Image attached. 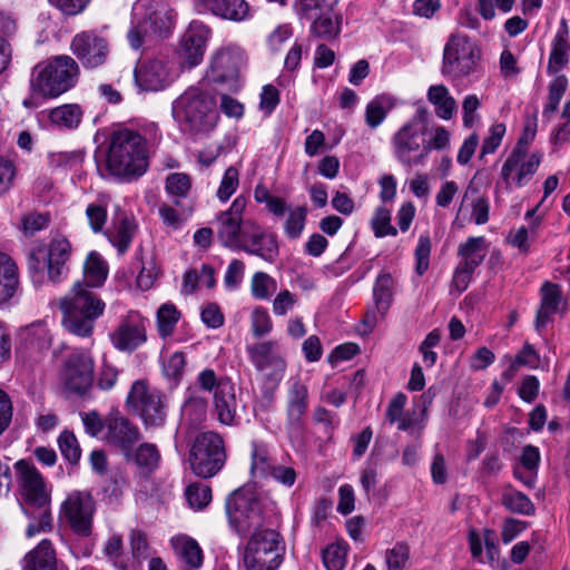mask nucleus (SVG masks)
<instances>
[{
	"instance_id": "1",
	"label": "nucleus",
	"mask_w": 570,
	"mask_h": 570,
	"mask_svg": "<svg viewBox=\"0 0 570 570\" xmlns=\"http://www.w3.org/2000/svg\"><path fill=\"white\" fill-rule=\"evenodd\" d=\"M226 513L238 535L245 537L253 530L244 553L247 570H277L284 560L283 538L275 530L262 528L263 509L254 483L245 484L229 494Z\"/></svg>"
},
{
	"instance_id": "2",
	"label": "nucleus",
	"mask_w": 570,
	"mask_h": 570,
	"mask_svg": "<svg viewBox=\"0 0 570 570\" xmlns=\"http://www.w3.org/2000/svg\"><path fill=\"white\" fill-rule=\"evenodd\" d=\"M148 168L146 139L136 130L119 128L108 140L105 170L111 177L130 180L142 176Z\"/></svg>"
},
{
	"instance_id": "3",
	"label": "nucleus",
	"mask_w": 570,
	"mask_h": 570,
	"mask_svg": "<svg viewBox=\"0 0 570 570\" xmlns=\"http://www.w3.org/2000/svg\"><path fill=\"white\" fill-rule=\"evenodd\" d=\"M171 110L181 131L191 136L210 132L219 118L215 97L198 87H189L178 96Z\"/></svg>"
},
{
	"instance_id": "4",
	"label": "nucleus",
	"mask_w": 570,
	"mask_h": 570,
	"mask_svg": "<svg viewBox=\"0 0 570 570\" xmlns=\"http://www.w3.org/2000/svg\"><path fill=\"white\" fill-rule=\"evenodd\" d=\"M78 76V63L70 56H57L47 62L38 63L31 73L30 97L23 100V106H37L35 99L38 97H59L76 85Z\"/></svg>"
},
{
	"instance_id": "5",
	"label": "nucleus",
	"mask_w": 570,
	"mask_h": 570,
	"mask_svg": "<svg viewBox=\"0 0 570 570\" xmlns=\"http://www.w3.org/2000/svg\"><path fill=\"white\" fill-rule=\"evenodd\" d=\"M59 307L63 314L65 328L76 336L89 337L106 304L95 292L77 282L71 292L60 299Z\"/></svg>"
},
{
	"instance_id": "6",
	"label": "nucleus",
	"mask_w": 570,
	"mask_h": 570,
	"mask_svg": "<svg viewBox=\"0 0 570 570\" xmlns=\"http://www.w3.org/2000/svg\"><path fill=\"white\" fill-rule=\"evenodd\" d=\"M22 475L23 497L27 507H22L27 517L33 521L29 523L26 535L35 537L40 532L52 530V518L49 508L50 498L46 490L43 479L35 465H14Z\"/></svg>"
},
{
	"instance_id": "7",
	"label": "nucleus",
	"mask_w": 570,
	"mask_h": 570,
	"mask_svg": "<svg viewBox=\"0 0 570 570\" xmlns=\"http://www.w3.org/2000/svg\"><path fill=\"white\" fill-rule=\"evenodd\" d=\"M481 52L466 36L451 35L443 50L441 72L455 81L476 72Z\"/></svg>"
},
{
	"instance_id": "8",
	"label": "nucleus",
	"mask_w": 570,
	"mask_h": 570,
	"mask_svg": "<svg viewBox=\"0 0 570 570\" xmlns=\"http://www.w3.org/2000/svg\"><path fill=\"white\" fill-rule=\"evenodd\" d=\"M127 404L144 422L146 428H157L165 423L167 402L157 389L144 381H136L127 396Z\"/></svg>"
},
{
	"instance_id": "9",
	"label": "nucleus",
	"mask_w": 570,
	"mask_h": 570,
	"mask_svg": "<svg viewBox=\"0 0 570 570\" xmlns=\"http://www.w3.org/2000/svg\"><path fill=\"white\" fill-rule=\"evenodd\" d=\"M542 158L541 151L530 154L512 149L500 170V180L505 190L511 191L514 187L522 188L528 185L538 171Z\"/></svg>"
},
{
	"instance_id": "10",
	"label": "nucleus",
	"mask_w": 570,
	"mask_h": 570,
	"mask_svg": "<svg viewBox=\"0 0 570 570\" xmlns=\"http://www.w3.org/2000/svg\"><path fill=\"white\" fill-rule=\"evenodd\" d=\"M276 341H263L247 346L249 361L265 377V383L275 389L284 377L286 362L278 352Z\"/></svg>"
},
{
	"instance_id": "11",
	"label": "nucleus",
	"mask_w": 570,
	"mask_h": 570,
	"mask_svg": "<svg viewBox=\"0 0 570 570\" xmlns=\"http://www.w3.org/2000/svg\"><path fill=\"white\" fill-rule=\"evenodd\" d=\"M71 50L86 69L102 66L109 56V42L94 30L77 33L71 41Z\"/></svg>"
},
{
	"instance_id": "12",
	"label": "nucleus",
	"mask_w": 570,
	"mask_h": 570,
	"mask_svg": "<svg viewBox=\"0 0 570 570\" xmlns=\"http://www.w3.org/2000/svg\"><path fill=\"white\" fill-rule=\"evenodd\" d=\"M424 142V131L414 121L402 126L392 138L395 157L410 167L422 163L426 157L422 155Z\"/></svg>"
},
{
	"instance_id": "13",
	"label": "nucleus",
	"mask_w": 570,
	"mask_h": 570,
	"mask_svg": "<svg viewBox=\"0 0 570 570\" xmlns=\"http://www.w3.org/2000/svg\"><path fill=\"white\" fill-rule=\"evenodd\" d=\"M247 200L243 196L234 199L230 207L222 212L217 218V237L223 246L237 250L244 238L245 223L243 213L246 208Z\"/></svg>"
},
{
	"instance_id": "14",
	"label": "nucleus",
	"mask_w": 570,
	"mask_h": 570,
	"mask_svg": "<svg viewBox=\"0 0 570 570\" xmlns=\"http://www.w3.org/2000/svg\"><path fill=\"white\" fill-rule=\"evenodd\" d=\"M62 512L76 534H91L95 501L90 493L76 491L69 494L62 504Z\"/></svg>"
},
{
	"instance_id": "15",
	"label": "nucleus",
	"mask_w": 570,
	"mask_h": 570,
	"mask_svg": "<svg viewBox=\"0 0 570 570\" xmlns=\"http://www.w3.org/2000/svg\"><path fill=\"white\" fill-rule=\"evenodd\" d=\"M106 429L107 432L102 438L105 442L118 449L130 462L131 449L141 438L138 426L128 417L116 412L106 417Z\"/></svg>"
},
{
	"instance_id": "16",
	"label": "nucleus",
	"mask_w": 570,
	"mask_h": 570,
	"mask_svg": "<svg viewBox=\"0 0 570 570\" xmlns=\"http://www.w3.org/2000/svg\"><path fill=\"white\" fill-rule=\"evenodd\" d=\"M63 383L67 390L79 395L86 394L92 385L94 360L87 351H76L65 363Z\"/></svg>"
},
{
	"instance_id": "17",
	"label": "nucleus",
	"mask_w": 570,
	"mask_h": 570,
	"mask_svg": "<svg viewBox=\"0 0 570 570\" xmlns=\"http://www.w3.org/2000/svg\"><path fill=\"white\" fill-rule=\"evenodd\" d=\"M109 337L118 351L134 352L147 341L146 320L137 312H129L120 320Z\"/></svg>"
},
{
	"instance_id": "18",
	"label": "nucleus",
	"mask_w": 570,
	"mask_h": 570,
	"mask_svg": "<svg viewBox=\"0 0 570 570\" xmlns=\"http://www.w3.org/2000/svg\"><path fill=\"white\" fill-rule=\"evenodd\" d=\"M244 238L237 250L261 257L267 263H274L279 255L277 238L274 234L265 232L256 223H245Z\"/></svg>"
},
{
	"instance_id": "19",
	"label": "nucleus",
	"mask_w": 570,
	"mask_h": 570,
	"mask_svg": "<svg viewBox=\"0 0 570 570\" xmlns=\"http://www.w3.org/2000/svg\"><path fill=\"white\" fill-rule=\"evenodd\" d=\"M136 86L142 91H159L171 82V68L164 58L140 61L134 71Z\"/></svg>"
},
{
	"instance_id": "20",
	"label": "nucleus",
	"mask_w": 570,
	"mask_h": 570,
	"mask_svg": "<svg viewBox=\"0 0 570 570\" xmlns=\"http://www.w3.org/2000/svg\"><path fill=\"white\" fill-rule=\"evenodd\" d=\"M210 29L200 21L189 23L181 38V56L188 68L198 66L204 58Z\"/></svg>"
},
{
	"instance_id": "21",
	"label": "nucleus",
	"mask_w": 570,
	"mask_h": 570,
	"mask_svg": "<svg viewBox=\"0 0 570 570\" xmlns=\"http://www.w3.org/2000/svg\"><path fill=\"white\" fill-rule=\"evenodd\" d=\"M196 463H225L227 453L222 436L215 432L199 434L189 451Z\"/></svg>"
},
{
	"instance_id": "22",
	"label": "nucleus",
	"mask_w": 570,
	"mask_h": 570,
	"mask_svg": "<svg viewBox=\"0 0 570 570\" xmlns=\"http://www.w3.org/2000/svg\"><path fill=\"white\" fill-rule=\"evenodd\" d=\"M240 404L236 396V387L230 380H223L213 394V413L224 425H234Z\"/></svg>"
},
{
	"instance_id": "23",
	"label": "nucleus",
	"mask_w": 570,
	"mask_h": 570,
	"mask_svg": "<svg viewBox=\"0 0 570 570\" xmlns=\"http://www.w3.org/2000/svg\"><path fill=\"white\" fill-rule=\"evenodd\" d=\"M308 407V390L299 380H293L286 395V414L289 431H298Z\"/></svg>"
},
{
	"instance_id": "24",
	"label": "nucleus",
	"mask_w": 570,
	"mask_h": 570,
	"mask_svg": "<svg viewBox=\"0 0 570 570\" xmlns=\"http://www.w3.org/2000/svg\"><path fill=\"white\" fill-rule=\"evenodd\" d=\"M70 255V242L62 235H56L52 237L47 256L48 276L51 282L58 283L67 275V262L69 261Z\"/></svg>"
},
{
	"instance_id": "25",
	"label": "nucleus",
	"mask_w": 570,
	"mask_h": 570,
	"mask_svg": "<svg viewBox=\"0 0 570 570\" xmlns=\"http://www.w3.org/2000/svg\"><path fill=\"white\" fill-rule=\"evenodd\" d=\"M540 306L537 311L534 326L541 332L548 323L552 321L553 315L559 312L562 302L561 287L558 284L546 282L540 289Z\"/></svg>"
},
{
	"instance_id": "26",
	"label": "nucleus",
	"mask_w": 570,
	"mask_h": 570,
	"mask_svg": "<svg viewBox=\"0 0 570 570\" xmlns=\"http://www.w3.org/2000/svg\"><path fill=\"white\" fill-rule=\"evenodd\" d=\"M100 478L99 485L109 503L117 502L128 485L127 478L118 465H92Z\"/></svg>"
},
{
	"instance_id": "27",
	"label": "nucleus",
	"mask_w": 570,
	"mask_h": 570,
	"mask_svg": "<svg viewBox=\"0 0 570 570\" xmlns=\"http://www.w3.org/2000/svg\"><path fill=\"white\" fill-rule=\"evenodd\" d=\"M393 296V278L387 273H382L377 276L374 287L373 297L375 303V311L366 313L364 324L370 328H373L377 323V314L381 318L384 317L385 313L391 306Z\"/></svg>"
},
{
	"instance_id": "28",
	"label": "nucleus",
	"mask_w": 570,
	"mask_h": 570,
	"mask_svg": "<svg viewBox=\"0 0 570 570\" xmlns=\"http://www.w3.org/2000/svg\"><path fill=\"white\" fill-rule=\"evenodd\" d=\"M240 57L230 49L218 50L210 63L212 78L215 82L224 83L235 80L238 75Z\"/></svg>"
},
{
	"instance_id": "29",
	"label": "nucleus",
	"mask_w": 570,
	"mask_h": 570,
	"mask_svg": "<svg viewBox=\"0 0 570 570\" xmlns=\"http://www.w3.org/2000/svg\"><path fill=\"white\" fill-rule=\"evenodd\" d=\"M138 18L154 37H166L173 28V13L164 3L148 7Z\"/></svg>"
},
{
	"instance_id": "30",
	"label": "nucleus",
	"mask_w": 570,
	"mask_h": 570,
	"mask_svg": "<svg viewBox=\"0 0 570 570\" xmlns=\"http://www.w3.org/2000/svg\"><path fill=\"white\" fill-rule=\"evenodd\" d=\"M22 570H57V558L52 543L43 539L23 558Z\"/></svg>"
},
{
	"instance_id": "31",
	"label": "nucleus",
	"mask_w": 570,
	"mask_h": 570,
	"mask_svg": "<svg viewBox=\"0 0 570 570\" xmlns=\"http://www.w3.org/2000/svg\"><path fill=\"white\" fill-rule=\"evenodd\" d=\"M137 225L135 219L129 218L125 214L114 218L112 229L107 232L110 243L117 247L119 254H124L136 234Z\"/></svg>"
},
{
	"instance_id": "32",
	"label": "nucleus",
	"mask_w": 570,
	"mask_h": 570,
	"mask_svg": "<svg viewBox=\"0 0 570 570\" xmlns=\"http://www.w3.org/2000/svg\"><path fill=\"white\" fill-rule=\"evenodd\" d=\"M568 26L566 20L561 21V27L558 30L553 43L552 50L549 57L548 62V72L557 73L559 72L569 61V43H568Z\"/></svg>"
},
{
	"instance_id": "33",
	"label": "nucleus",
	"mask_w": 570,
	"mask_h": 570,
	"mask_svg": "<svg viewBox=\"0 0 570 570\" xmlns=\"http://www.w3.org/2000/svg\"><path fill=\"white\" fill-rule=\"evenodd\" d=\"M458 256L461 258L460 265L475 271L487 256L485 238L483 236L469 237L459 245Z\"/></svg>"
},
{
	"instance_id": "34",
	"label": "nucleus",
	"mask_w": 570,
	"mask_h": 570,
	"mask_svg": "<svg viewBox=\"0 0 570 570\" xmlns=\"http://www.w3.org/2000/svg\"><path fill=\"white\" fill-rule=\"evenodd\" d=\"M18 285L16 263L7 254L0 253V304L8 302L16 294Z\"/></svg>"
},
{
	"instance_id": "35",
	"label": "nucleus",
	"mask_w": 570,
	"mask_h": 570,
	"mask_svg": "<svg viewBox=\"0 0 570 570\" xmlns=\"http://www.w3.org/2000/svg\"><path fill=\"white\" fill-rule=\"evenodd\" d=\"M428 100L435 107V114L441 119L449 120L456 112V101L444 85L431 86Z\"/></svg>"
},
{
	"instance_id": "36",
	"label": "nucleus",
	"mask_w": 570,
	"mask_h": 570,
	"mask_svg": "<svg viewBox=\"0 0 570 570\" xmlns=\"http://www.w3.org/2000/svg\"><path fill=\"white\" fill-rule=\"evenodd\" d=\"M107 275V263L98 253H89L83 264L85 282L82 284L86 285L87 288L101 286L106 281Z\"/></svg>"
},
{
	"instance_id": "37",
	"label": "nucleus",
	"mask_w": 570,
	"mask_h": 570,
	"mask_svg": "<svg viewBox=\"0 0 570 570\" xmlns=\"http://www.w3.org/2000/svg\"><path fill=\"white\" fill-rule=\"evenodd\" d=\"M395 106L394 99L389 95H380L372 99L365 109V122L370 128L379 127Z\"/></svg>"
},
{
	"instance_id": "38",
	"label": "nucleus",
	"mask_w": 570,
	"mask_h": 570,
	"mask_svg": "<svg viewBox=\"0 0 570 570\" xmlns=\"http://www.w3.org/2000/svg\"><path fill=\"white\" fill-rule=\"evenodd\" d=\"M313 23L311 26V32L317 38L330 40L335 38L340 33V17L333 11L323 12L313 17Z\"/></svg>"
},
{
	"instance_id": "39",
	"label": "nucleus",
	"mask_w": 570,
	"mask_h": 570,
	"mask_svg": "<svg viewBox=\"0 0 570 570\" xmlns=\"http://www.w3.org/2000/svg\"><path fill=\"white\" fill-rule=\"evenodd\" d=\"M49 118L59 128L75 129L81 122L82 110L78 105H63L53 108Z\"/></svg>"
},
{
	"instance_id": "40",
	"label": "nucleus",
	"mask_w": 570,
	"mask_h": 570,
	"mask_svg": "<svg viewBox=\"0 0 570 570\" xmlns=\"http://www.w3.org/2000/svg\"><path fill=\"white\" fill-rule=\"evenodd\" d=\"M26 350L30 352H42L50 347L51 335L49 330L41 323L32 324L22 332Z\"/></svg>"
},
{
	"instance_id": "41",
	"label": "nucleus",
	"mask_w": 570,
	"mask_h": 570,
	"mask_svg": "<svg viewBox=\"0 0 570 570\" xmlns=\"http://www.w3.org/2000/svg\"><path fill=\"white\" fill-rule=\"evenodd\" d=\"M257 473L286 487L293 485L296 479V472L291 465H250L252 476L257 478Z\"/></svg>"
},
{
	"instance_id": "42",
	"label": "nucleus",
	"mask_w": 570,
	"mask_h": 570,
	"mask_svg": "<svg viewBox=\"0 0 570 570\" xmlns=\"http://www.w3.org/2000/svg\"><path fill=\"white\" fill-rule=\"evenodd\" d=\"M138 7L134 8V20L127 32V40L131 49L146 50L154 42V36L138 18Z\"/></svg>"
},
{
	"instance_id": "43",
	"label": "nucleus",
	"mask_w": 570,
	"mask_h": 570,
	"mask_svg": "<svg viewBox=\"0 0 570 570\" xmlns=\"http://www.w3.org/2000/svg\"><path fill=\"white\" fill-rule=\"evenodd\" d=\"M214 14L232 21H244L250 17V8L245 0H220Z\"/></svg>"
},
{
	"instance_id": "44",
	"label": "nucleus",
	"mask_w": 570,
	"mask_h": 570,
	"mask_svg": "<svg viewBox=\"0 0 570 570\" xmlns=\"http://www.w3.org/2000/svg\"><path fill=\"white\" fill-rule=\"evenodd\" d=\"M158 333L163 338L173 335L180 318V312L173 303L163 304L157 311Z\"/></svg>"
},
{
	"instance_id": "45",
	"label": "nucleus",
	"mask_w": 570,
	"mask_h": 570,
	"mask_svg": "<svg viewBox=\"0 0 570 570\" xmlns=\"http://www.w3.org/2000/svg\"><path fill=\"white\" fill-rule=\"evenodd\" d=\"M502 504L512 513L532 515L534 504L524 493L509 489L502 494Z\"/></svg>"
},
{
	"instance_id": "46",
	"label": "nucleus",
	"mask_w": 570,
	"mask_h": 570,
	"mask_svg": "<svg viewBox=\"0 0 570 570\" xmlns=\"http://www.w3.org/2000/svg\"><path fill=\"white\" fill-rule=\"evenodd\" d=\"M340 0H295L296 13L306 20H312L315 14L333 11Z\"/></svg>"
},
{
	"instance_id": "47",
	"label": "nucleus",
	"mask_w": 570,
	"mask_h": 570,
	"mask_svg": "<svg viewBox=\"0 0 570 570\" xmlns=\"http://www.w3.org/2000/svg\"><path fill=\"white\" fill-rule=\"evenodd\" d=\"M191 188V179L185 173H173L166 178L165 189L168 195L175 198L176 206L180 205V199L185 198Z\"/></svg>"
},
{
	"instance_id": "48",
	"label": "nucleus",
	"mask_w": 570,
	"mask_h": 570,
	"mask_svg": "<svg viewBox=\"0 0 570 570\" xmlns=\"http://www.w3.org/2000/svg\"><path fill=\"white\" fill-rule=\"evenodd\" d=\"M188 504L196 510H202L212 501V490L202 482L190 483L185 491Z\"/></svg>"
},
{
	"instance_id": "49",
	"label": "nucleus",
	"mask_w": 570,
	"mask_h": 570,
	"mask_svg": "<svg viewBox=\"0 0 570 570\" xmlns=\"http://www.w3.org/2000/svg\"><path fill=\"white\" fill-rule=\"evenodd\" d=\"M179 554L185 564L189 568L188 570L198 569L203 564V550L193 538H185L181 540Z\"/></svg>"
},
{
	"instance_id": "50",
	"label": "nucleus",
	"mask_w": 570,
	"mask_h": 570,
	"mask_svg": "<svg viewBox=\"0 0 570 570\" xmlns=\"http://www.w3.org/2000/svg\"><path fill=\"white\" fill-rule=\"evenodd\" d=\"M568 79L564 76H557L549 85L548 102L543 108V116L553 114L567 90Z\"/></svg>"
},
{
	"instance_id": "51",
	"label": "nucleus",
	"mask_w": 570,
	"mask_h": 570,
	"mask_svg": "<svg viewBox=\"0 0 570 570\" xmlns=\"http://www.w3.org/2000/svg\"><path fill=\"white\" fill-rule=\"evenodd\" d=\"M58 445L62 456L69 463H78L81 456V449L76 435L71 431H63L58 438Z\"/></svg>"
},
{
	"instance_id": "52",
	"label": "nucleus",
	"mask_w": 570,
	"mask_h": 570,
	"mask_svg": "<svg viewBox=\"0 0 570 570\" xmlns=\"http://www.w3.org/2000/svg\"><path fill=\"white\" fill-rule=\"evenodd\" d=\"M250 289L255 298L267 299L276 291V281L264 272H257L253 275Z\"/></svg>"
},
{
	"instance_id": "53",
	"label": "nucleus",
	"mask_w": 570,
	"mask_h": 570,
	"mask_svg": "<svg viewBox=\"0 0 570 570\" xmlns=\"http://www.w3.org/2000/svg\"><path fill=\"white\" fill-rule=\"evenodd\" d=\"M374 235L379 238L387 235L395 236L397 230L391 225V212L385 207H379L371 220Z\"/></svg>"
},
{
	"instance_id": "54",
	"label": "nucleus",
	"mask_w": 570,
	"mask_h": 570,
	"mask_svg": "<svg viewBox=\"0 0 570 570\" xmlns=\"http://www.w3.org/2000/svg\"><path fill=\"white\" fill-rule=\"evenodd\" d=\"M307 209L306 207H296L289 210L288 216L284 224L285 234L289 238H298L304 229L306 222Z\"/></svg>"
},
{
	"instance_id": "55",
	"label": "nucleus",
	"mask_w": 570,
	"mask_h": 570,
	"mask_svg": "<svg viewBox=\"0 0 570 570\" xmlns=\"http://www.w3.org/2000/svg\"><path fill=\"white\" fill-rule=\"evenodd\" d=\"M387 570H404L410 560V548L405 542H397L386 551Z\"/></svg>"
},
{
	"instance_id": "56",
	"label": "nucleus",
	"mask_w": 570,
	"mask_h": 570,
	"mask_svg": "<svg viewBox=\"0 0 570 570\" xmlns=\"http://www.w3.org/2000/svg\"><path fill=\"white\" fill-rule=\"evenodd\" d=\"M250 327L255 337L259 338L271 333L273 322L267 312L263 307H256L250 314Z\"/></svg>"
},
{
	"instance_id": "57",
	"label": "nucleus",
	"mask_w": 570,
	"mask_h": 570,
	"mask_svg": "<svg viewBox=\"0 0 570 570\" xmlns=\"http://www.w3.org/2000/svg\"><path fill=\"white\" fill-rule=\"evenodd\" d=\"M239 185V173L230 166L225 170L223 179L217 190V197L222 202H227L230 196L236 191Z\"/></svg>"
},
{
	"instance_id": "58",
	"label": "nucleus",
	"mask_w": 570,
	"mask_h": 570,
	"mask_svg": "<svg viewBox=\"0 0 570 570\" xmlns=\"http://www.w3.org/2000/svg\"><path fill=\"white\" fill-rule=\"evenodd\" d=\"M505 131V125L502 122L494 124L490 127L489 136L483 140L481 146L480 158L495 153L501 145Z\"/></svg>"
},
{
	"instance_id": "59",
	"label": "nucleus",
	"mask_w": 570,
	"mask_h": 570,
	"mask_svg": "<svg viewBox=\"0 0 570 570\" xmlns=\"http://www.w3.org/2000/svg\"><path fill=\"white\" fill-rule=\"evenodd\" d=\"M79 416L88 435L99 438L102 434L106 428V420L96 410L82 411L79 413Z\"/></svg>"
},
{
	"instance_id": "60",
	"label": "nucleus",
	"mask_w": 570,
	"mask_h": 570,
	"mask_svg": "<svg viewBox=\"0 0 570 570\" xmlns=\"http://www.w3.org/2000/svg\"><path fill=\"white\" fill-rule=\"evenodd\" d=\"M322 559L327 570H343L346 561V551L338 544H331L323 550Z\"/></svg>"
},
{
	"instance_id": "61",
	"label": "nucleus",
	"mask_w": 570,
	"mask_h": 570,
	"mask_svg": "<svg viewBox=\"0 0 570 570\" xmlns=\"http://www.w3.org/2000/svg\"><path fill=\"white\" fill-rule=\"evenodd\" d=\"M431 254V239L428 235H421L414 252L415 272L422 276L429 268Z\"/></svg>"
},
{
	"instance_id": "62",
	"label": "nucleus",
	"mask_w": 570,
	"mask_h": 570,
	"mask_svg": "<svg viewBox=\"0 0 570 570\" xmlns=\"http://www.w3.org/2000/svg\"><path fill=\"white\" fill-rule=\"evenodd\" d=\"M49 223L50 215L48 213L31 212L26 214L21 219L22 230L27 235H33L47 228Z\"/></svg>"
},
{
	"instance_id": "63",
	"label": "nucleus",
	"mask_w": 570,
	"mask_h": 570,
	"mask_svg": "<svg viewBox=\"0 0 570 570\" xmlns=\"http://www.w3.org/2000/svg\"><path fill=\"white\" fill-rule=\"evenodd\" d=\"M160 458V452L154 443L146 442L131 449V461L135 463H158Z\"/></svg>"
},
{
	"instance_id": "64",
	"label": "nucleus",
	"mask_w": 570,
	"mask_h": 570,
	"mask_svg": "<svg viewBox=\"0 0 570 570\" xmlns=\"http://www.w3.org/2000/svg\"><path fill=\"white\" fill-rule=\"evenodd\" d=\"M185 365V355L181 352H175L164 362L163 371L167 379L178 382L183 376Z\"/></svg>"
}]
</instances>
